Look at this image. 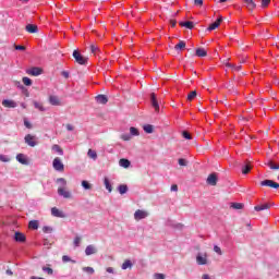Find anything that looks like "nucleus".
Returning <instances> with one entry per match:
<instances>
[{"label":"nucleus","mask_w":279,"mask_h":279,"mask_svg":"<svg viewBox=\"0 0 279 279\" xmlns=\"http://www.w3.org/2000/svg\"><path fill=\"white\" fill-rule=\"evenodd\" d=\"M49 104L51 106H60V98L58 96H49Z\"/></svg>","instance_id":"4be33fe9"},{"label":"nucleus","mask_w":279,"mask_h":279,"mask_svg":"<svg viewBox=\"0 0 279 279\" xmlns=\"http://www.w3.org/2000/svg\"><path fill=\"white\" fill-rule=\"evenodd\" d=\"M150 101H151L153 108H155V110L157 112H160V106L158 105V100L156 99V94L155 93L150 94Z\"/></svg>","instance_id":"9d476101"},{"label":"nucleus","mask_w":279,"mask_h":279,"mask_svg":"<svg viewBox=\"0 0 279 279\" xmlns=\"http://www.w3.org/2000/svg\"><path fill=\"white\" fill-rule=\"evenodd\" d=\"M62 260H63V263H73L74 265L76 263L74 259H71V257H69V255H63Z\"/></svg>","instance_id":"c03bdc74"},{"label":"nucleus","mask_w":279,"mask_h":279,"mask_svg":"<svg viewBox=\"0 0 279 279\" xmlns=\"http://www.w3.org/2000/svg\"><path fill=\"white\" fill-rule=\"evenodd\" d=\"M33 106L38 110L39 112H45L47 108H45V104L38 101V100H33Z\"/></svg>","instance_id":"4468645a"},{"label":"nucleus","mask_w":279,"mask_h":279,"mask_svg":"<svg viewBox=\"0 0 279 279\" xmlns=\"http://www.w3.org/2000/svg\"><path fill=\"white\" fill-rule=\"evenodd\" d=\"M182 136H183V138H185L186 141H191V138H193V137L191 136V133H189V132H186V131H183Z\"/></svg>","instance_id":"49530a36"},{"label":"nucleus","mask_w":279,"mask_h":279,"mask_svg":"<svg viewBox=\"0 0 279 279\" xmlns=\"http://www.w3.org/2000/svg\"><path fill=\"white\" fill-rule=\"evenodd\" d=\"M61 75H63V77H65V80H69V72L63 71V72L61 73Z\"/></svg>","instance_id":"0e129e2a"},{"label":"nucleus","mask_w":279,"mask_h":279,"mask_svg":"<svg viewBox=\"0 0 279 279\" xmlns=\"http://www.w3.org/2000/svg\"><path fill=\"white\" fill-rule=\"evenodd\" d=\"M146 217H149V213H147V211H145V210L137 209V210L134 213V219H135V221H141V219H146Z\"/></svg>","instance_id":"7ed1b4c3"},{"label":"nucleus","mask_w":279,"mask_h":279,"mask_svg":"<svg viewBox=\"0 0 279 279\" xmlns=\"http://www.w3.org/2000/svg\"><path fill=\"white\" fill-rule=\"evenodd\" d=\"M65 128L69 132H73V130H74L73 125H71V124H66Z\"/></svg>","instance_id":"e2e57ef3"},{"label":"nucleus","mask_w":279,"mask_h":279,"mask_svg":"<svg viewBox=\"0 0 279 279\" xmlns=\"http://www.w3.org/2000/svg\"><path fill=\"white\" fill-rule=\"evenodd\" d=\"M28 228H31V230H38V220H31Z\"/></svg>","instance_id":"473e14b6"},{"label":"nucleus","mask_w":279,"mask_h":279,"mask_svg":"<svg viewBox=\"0 0 279 279\" xmlns=\"http://www.w3.org/2000/svg\"><path fill=\"white\" fill-rule=\"evenodd\" d=\"M72 56L77 64H86L88 62V58L82 56L77 50H74Z\"/></svg>","instance_id":"f257e3e1"},{"label":"nucleus","mask_w":279,"mask_h":279,"mask_svg":"<svg viewBox=\"0 0 279 279\" xmlns=\"http://www.w3.org/2000/svg\"><path fill=\"white\" fill-rule=\"evenodd\" d=\"M130 134L131 136H138V129L134 128V126H131L130 128Z\"/></svg>","instance_id":"37998d69"},{"label":"nucleus","mask_w":279,"mask_h":279,"mask_svg":"<svg viewBox=\"0 0 279 279\" xmlns=\"http://www.w3.org/2000/svg\"><path fill=\"white\" fill-rule=\"evenodd\" d=\"M17 162H21V165H27V159H25V156L23 154H19L16 156Z\"/></svg>","instance_id":"7c9ffc66"},{"label":"nucleus","mask_w":279,"mask_h":279,"mask_svg":"<svg viewBox=\"0 0 279 279\" xmlns=\"http://www.w3.org/2000/svg\"><path fill=\"white\" fill-rule=\"evenodd\" d=\"M252 171V165H250V162H246L243 167H242V173L244 175H247V173Z\"/></svg>","instance_id":"cd10ccee"},{"label":"nucleus","mask_w":279,"mask_h":279,"mask_svg":"<svg viewBox=\"0 0 279 279\" xmlns=\"http://www.w3.org/2000/svg\"><path fill=\"white\" fill-rule=\"evenodd\" d=\"M27 75L38 76L43 74V69L40 68H32L26 71Z\"/></svg>","instance_id":"6e6552de"},{"label":"nucleus","mask_w":279,"mask_h":279,"mask_svg":"<svg viewBox=\"0 0 279 279\" xmlns=\"http://www.w3.org/2000/svg\"><path fill=\"white\" fill-rule=\"evenodd\" d=\"M194 5L202 8V5H204V0H194Z\"/></svg>","instance_id":"603ef678"},{"label":"nucleus","mask_w":279,"mask_h":279,"mask_svg":"<svg viewBox=\"0 0 279 279\" xmlns=\"http://www.w3.org/2000/svg\"><path fill=\"white\" fill-rule=\"evenodd\" d=\"M7 276H14V272L11 269H7Z\"/></svg>","instance_id":"338daca9"},{"label":"nucleus","mask_w":279,"mask_h":279,"mask_svg":"<svg viewBox=\"0 0 279 279\" xmlns=\"http://www.w3.org/2000/svg\"><path fill=\"white\" fill-rule=\"evenodd\" d=\"M89 49H90V51H92V53H93L94 56H97V53H99V47H98L97 45H95V44H92V45L89 46Z\"/></svg>","instance_id":"f704fd0d"},{"label":"nucleus","mask_w":279,"mask_h":279,"mask_svg":"<svg viewBox=\"0 0 279 279\" xmlns=\"http://www.w3.org/2000/svg\"><path fill=\"white\" fill-rule=\"evenodd\" d=\"M223 21V17H219L216 22L211 23L209 26H208V32H213L215 29H217V27H219L221 25V22Z\"/></svg>","instance_id":"ddd939ff"},{"label":"nucleus","mask_w":279,"mask_h":279,"mask_svg":"<svg viewBox=\"0 0 279 279\" xmlns=\"http://www.w3.org/2000/svg\"><path fill=\"white\" fill-rule=\"evenodd\" d=\"M80 243H82V238L76 236V238L74 239V245H75V247H80Z\"/></svg>","instance_id":"de8ad7c7"},{"label":"nucleus","mask_w":279,"mask_h":279,"mask_svg":"<svg viewBox=\"0 0 279 279\" xmlns=\"http://www.w3.org/2000/svg\"><path fill=\"white\" fill-rule=\"evenodd\" d=\"M245 205H243L242 203H233L231 205V208H234V210H243Z\"/></svg>","instance_id":"c9c22d12"},{"label":"nucleus","mask_w":279,"mask_h":279,"mask_svg":"<svg viewBox=\"0 0 279 279\" xmlns=\"http://www.w3.org/2000/svg\"><path fill=\"white\" fill-rule=\"evenodd\" d=\"M96 101H97V104L106 105V104H108V97H106V95H98L96 97Z\"/></svg>","instance_id":"b1692460"},{"label":"nucleus","mask_w":279,"mask_h":279,"mask_svg":"<svg viewBox=\"0 0 279 279\" xmlns=\"http://www.w3.org/2000/svg\"><path fill=\"white\" fill-rule=\"evenodd\" d=\"M87 156H88V158H92V160H97V151H95L93 149H88Z\"/></svg>","instance_id":"72a5a7b5"},{"label":"nucleus","mask_w":279,"mask_h":279,"mask_svg":"<svg viewBox=\"0 0 279 279\" xmlns=\"http://www.w3.org/2000/svg\"><path fill=\"white\" fill-rule=\"evenodd\" d=\"M119 165L120 167H123V169H130L131 162L128 159L122 158L119 160Z\"/></svg>","instance_id":"393cba45"},{"label":"nucleus","mask_w":279,"mask_h":279,"mask_svg":"<svg viewBox=\"0 0 279 279\" xmlns=\"http://www.w3.org/2000/svg\"><path fill=\"white\" fill-rule=\"evenodd\" d=\"M25 31L28 34H38V25L35 24H27L25 27Z\"/></svg>","instance_id":"f8f14e48"},{"label":"nucleus","mask_w":279,"mask_h":279,"mask_svg":"<svg viewBox=\"0 0 279 279\" xmlns=\"http://www.w3.org/2000/svg\"><path fill=\"white\" fill-rule=\"evenodd\" d=\"M52 150L57 151L59 156H64V150L58 144L52 145Z\"/></svg>","instance_id":"bb28decb"},{"label":"nucleus","mask_w":279,"mask_h":279,"mask_svg":"<svg viewBox=\"0 0 279 279\" xmlns=\"http://www.w3.org/2000/svg\"><path fill=\"white\" fill-rule=\"evenodd\" d=\"M82 186L85 189V191H90V189H93V185L89 184L88 181H82Z\"/></svg>","instance_id":"58836bf2"},{"label":"nucleus","mask_w":279,"mask_h":279,"mask_svg":"<svg viewBox=\"0 0 279 279\" xmlns=\"http://www.w3.org/2000/svg\"><path fill=\"white\" fill-rule=\"evenodd\" d=\"M51 215H52V217H58L59 219H64L66 217L64 211L58 209V207L51 208Z\"/></svg>","instance_id":"39448f33"},{"label":"nucleus","mask_w":279,"mask_h":279,"mask_svg":"<svg viewBox=\"0 0 279 279\" xmlns=\"http://www.w3.org/2000/svg\"><path fill=\"white\" fill-rule=\"evenodd\" d=\"M43 271H46L48 276H53V269L49 267H43Z\"/></svg>","instance_id":"a18cd8bd"},{"label":"nucleus","mask_w":279,"mask_h":279,"mask_svg":"<svg viewBox=\"0 0 279 279\" xmlns=\"http://www.w3.org/2000/svg\"><path fill=\"white\" fill-rule=\"evenodd\" d=\"M2 106L4 108H16V101L10 100V99H4V100H2Z\"/></svg>","instance_id":"dca6fc26"},{"label":"nucleus","mask_w":279,"mask_h":279,"mask_svg":"<svg viewBox=\"0 0 279 279\" xmlns=\"http://www.w3.org/2000/svg\"><path fill=\"white\" fill-rule=\"evenodd\" d=\"M118 191H119L120 195H125V193H128V185H125V184L119 185Z\"/></svg>","instance_id":"2f4dec72"},{"label":"nucleus","mask_w":279,"mask_h":279,"mask_svg":"<svg viewBox=\"0 0 279 279\" xmlns=\"http://www.w3.org/2000/svg\"><path fill=\"white\" fill-rule=\"evenodd\" d=\"M144 132H146V134H154V125L151 124H146L143 126Z\"/></svg>","instance_id":"c85d7f7f"},{"label":"nucleus","mask_w":279,"mask_h":279,"mask_svg":"<svg viewBox=\"0 0 279 279\" xmlns=\"http://www.w3.org/2000/svg\"><path fill=\"white\" fill-rule=\"evenodd\" d=\"M197 97V92L193 90L187 95V101H193Z\"/></svg>","instance_id":"ea45409f"},{"label":"nucleus","mask_w":279,"mask_h":279,"mask_svg":"<svg viewBox=\"0 0 279 279\" xmlns=\"http://www.w3.org/2000/svg\"><path fill=\"white\" fill-rule=\"evenodd\" d=\"M57 184H60L59 187L63 189V186H66V179L64 178L57 179Z\"/></svg>","instance_id":"4c0bfd02"},{"label":"nucleus","mask_w":279,"mask_h":279,"mask_svg":"<svg viewBox=\"0 0 279 279\" xmlns=\"http://www.w3.org/2000/svg\"><path fill=\"white\" fill-rule=\"evenodd\" d=\"M175 51H184L186 49V41L180 40L175 46H174Z\"/></svg>","instance_id":"a211bd4d"},{"label":"nucleus","mask_w":279,"mask_h":279,"mask_svg":"<svg viewBox=\"0 0 279 279\" xmlns=\"http://www.w3.org/2000/svg\"><path fill=\"white\" fill-rule=\"evenodd\" d=\"M196 56L197 58H206V56H208V51H206L204 48H197Z\"/></svg>","instance_id":"412c9836"},{"label":"nucleus","mask_w":279,"mask_h":279,"mask_svg":"<svg viewBox=\"0 0 279 279\" xmlns=\"http://www.w3.org/2000/svg\"><path fill=\"white\" fill-rule=\"evenodd\" d=\"M269 208H271V205L266 203V204L255 206L254 210H256L257 213H260V210H269Z\"/></svg>","instance_id":"f3484780"},{"label":"nucleus","mask_w":279,"mask_h":279,"mask_svg":"<svg viewBox=\"0 0 279 279\" xmlns=\"http://www.w3.org/2000/svg\"><path fill=\"white\" fill-rule=\"evenodd\" d=\"M22 82H23L24 86H32V78H29L27 76H24L22 78Z\"/></svg>","instance_id":"a19ab883"},{"label":"nucleus","mask_w":279,"mask_h":279,"mask_svg":"<svg viewBox=\"0 0 279 279\" xmlns=\"http://www.w3.org/2000/svg\"><path fill=\"white\" fill-rule=\"evenodd\" d=\"M177 21L175 20H170V25H171V27H175V25H177Z\"/></svg>","instance_id":"69168bd1"},{"label":"nucleus","mask_w":279,"mask_h":279,"mask_svg":"<svg viewBox=\"0 0 279 279\" xmlns=\"http://www.w3.org/2000/svg\"><path fill=\"white\" fill-rule=\"evenodd\" d=\"M52 167H53L54 171H59L61 173H62V171H64V163H62V160L59 157L53 159Z\"/></svg>","instance_id":"f03ea898"},{"label":"nucleus","mask_w":279,"mask_h":279,"mask_svg":"<svg viewBox=\"0 0 279 279\" xmlns=\"http://www.w3.org/2000/svg\"><path fill=\"white\" fill-rule=\"evenodd\" d=\"M171 191L178 193V184L171 185Z\"/></svg>","instance_id":"680f3d73"},{"label":"nucleus","mask_w":279,"mask_h":279,"mask_svg":"<svg viewBox=\"0 0 279 279\" xmlns=\"http://www.w3.org/2000/svg\"><path fill=\"white\" fill-rule=\"evenodd\" d=\"M0 160L1 162H9V159L3 155H0Z\"/></svg>","instance_id":"bf43d9fd"},{"label":"nucleus","mask_w":279,"mask_h":279,"mask_svg":"<svg viewBox=\"0 0 279 279\" xmlns=\"http://www.w3.org/2000/svg\"><path fill=\"white\" fill-rule=\"evenodd\" d=\"M34 135L32 134H27L25 137H24V141L26 143V145H29V147H36V141H34Z\"/></svg>","instance_id":"1a4fd4ad"},{"label":"nucleus","mask_w":279,"mask_h":279,"mask_svg":"<svg viewBox=\"0 0 279 279\" xmlns=\"http://www.w3.org/2000/svg\"><path fill=\"white\" fill-rule=\"evenodd\" d=\"M271 3V0H262V8H267Z\"/></svg>","instance_id":"3c124183"},{"label":"nucleus","mask_w":279,"mask_h":279,"mask_svg":"<svg viewBox=\"0 0 279 279\" xmlns=\"http://www.w3.org/2000/svg\"><path fill=\"white\" fill-rule=\"evenodd\" d=\"M121 138H122V141H131L132 140V135H130V134H122Z\"/></svg>","instance_id":"09e8293b"},{"label":"nucleus","mask_w":279,"mask_h":279,"mask_svg":"<svg viewBox=\"0 0 279 279\" xmlns=\"http://www.w3.org/2000/svg\"><path fill=\"white\" fill-rule=\"evenodd\" d=\"M243 2L246 4L247 10H251V12L256 8V2H254V0H243Z\"/></svg>","instance_id":"aec40b11"},{"label":"nucleus","mask_w":279,"mask_h":279,"mask_svg":"<svg viewBox=\"0 0 279 279\" xmlns=\"http://www.w3.org/2000/svg\"><path fill=\"white\" fill-rule=\"evenodd\" d=\"M122 269H132V262L130 259L124 260Z\"/></svg>","instance_id":"e433bc0d"},{"label":"nucleus","mask_w":279,"mask_h":279,"mask_svg":"<svg viewBox=\"0 0 279 279\" xmlns=\"http://www.w3.org/2000/svg\"><path fill=\"white\" fill-rule=\"evenodd\" d=\"M17 51H25V46H15Z\"/></svg>","instance_id":"052dcab7"},{"label":"nucleus","mask_w":279,"mask_h":279,"mask_svg":"<svg viewBox=\"0 0 279 279\" xmlns=\"http://www.w3.org/2000/svg\"><path fill=\"white\" fill-rule=\"evenodd\" d=\"M203 279H210V276H208V275H203Z\"/></svg>","instance_id":"774afa93"},{"label":"nucleus","mask_w":279,"mask_h":279,"mask_svg":"<svg viewBox=\"0 0 279 279\" xmlns=\"http://www.w3.org/2000/svg\"><path fill=\"white\" fill-rule=\"evenodd\" d=\"M86 256H93V254H97V247L95 245H87L85 248Z\"/></svg>","instance_id":"2eb2a0df"},{"label":"nucleus","mask_w":279,"mask_h":279,"mask_svg":"<svg viewBox=\"0 0 279 279\" xmlns=\"http://www.w3.org/2000/svg\"><path fill=\"white\" fill-rule=\"evenodd\" d=\"M58 195L64 197V199H71V192L64 190V187H58Z\"/></svg>","instance_id":"423d86ee"},{"label":"nucleus","mask_w":279,"mask_h":279,"mask_svg":"<svg viewBox=\"0 0 279 279\" xmlns=\"http://www.w3.org/2000/svg\"><path fill=\"white\" fill-rule=\"evenodd\" d=\"M14 241H16V243H25L27 238L22 232L16 231L14 234Z\"/></svg>","instance_id":"0eeeda50"},{"label":"nucleus","mask_w":279,"mask_h":279,"mask_svg":"<svg viewBox=\"0 0 279 279\" xmlns=\"http://www.w3.org/2000/svg\"><path fill=\"white\" fill-rule=\"evenodd\" d=\"M217 173H211L207 178V184L210 186H217Z\"/></svg>","instance_id":"9b49d317"},{"label":"nucleus","mask_w":279,"mask_h":279,"mask_svg":"<svg viewBox=\"0 0 279 279\" xmlns=\"http://www.w3.org/2000/svg\"><path fill=\"white\" fill-rule=\"evenodd\" d=\"M228 60H230V59L225 60V61H223V64H225V66H227L228 69H232V66H234V64L228 62Z\"/></svg>","instance_id":"864d4df0"},{"label":"nucleus","mask_w":279,"mask_h":279,"mask_svg":"<svg viewBox=\"0 0 279 279\" xmlns=\"http://www.w3.org/2000/svg\"><path fill=\"white\" fill-rule=\"evenodd\" d=\"M214 252H216V254H219V256H221V254H223V253L221 252V247H219L218 245H215V246H214Z\"/></svg>","instance_id":"8fccbe9b"},{"label":"nucleus","mask_w":279,"mask_h":279,"mask_svg":"<svg viewBox=\"0 0 279 279\" xmlns=\"http://www.w3.org/2000/svg\"><path fill=\"white\" fill-rule=\"evenodd\" d=\"M260 186H269V189H279V183L274 180H264L260 182Z\"/></svg>","instance_id":"20e7f679"},{"label":"nucleus","mask_w":279,"mask_h":279,"mask_svg":"<svg viewBox=\"0 0 279 279\" xmlns=\"http://www.w3.org/2000/svg\"><path fill=\"white\" fill-rule=\"evenodd\" d=\"M266 165L272 171H278V169H279V162L276 163V162H274V160H269Z\"/></svg>","instance_id":"5701e85b"},{"label":"nucleus","mask_w":279,"mask_h":279,"mask_svg":"<svg viewBox=\"0 0 279 279\" xmlns=\"http://www.w3.org/2000/svg\"><path fill=\"white\" fill-rule=\"evenodd\" d=\"M179 25L181 27H186V29H193V27H195V25L193 24V22L187 21V22H180Z\"/></svg>","instance_id":"a878e982"},{"label":"nucleus","mask_w":279,"mask_h":279,"mask_svg":"<svg viewBox=\"0 0 279 279\" xmlns=\"http://www.w3.org/2000/svg\"><path fill=\"white\" fill-rule=\"evenodd\" d=\"M24 125L25 128H27L28 130H32V124L29 121H27V119L24 120Z\"/></svg>","instance_id":"4d7b16f0"},{"label":"nucleus","mask_w":279,"mask_h":279,"mask_svg":"<svg viewBox=\"0 0 279 279\" xmlns=\"http://www.w3.org/2000/svg\"><path fill=\"white\" fill-rule=\"evenodd\" d=\"M83 271H85L86 274H89L90 276H93V274H95V269L93 267H83Z\"/></svg>","instance_id":"79ce46f5"},{"label":"nucleus","mask_w":279,"mask_h":279,"mask_svg":"<svg viewBox=\"0 0 279 279\" xmlns=\"http://www.w3.org/2000/svg\"><path fill=\"white\" fill-rule=\"evenodd\" d=\"M196 263L197 265H206L208 263V259L206 258V255L202 256V254H198L196 256Z\"/></svg>","instance_id":"6ab92c4d"},{"label":"nucleus","mask_w":279,"mask_h":279,"mask_svg":"<svg viewBox=\"0 0 279 279\" xmlns=\"http://www.w3.org/2000/svg\"><path fill=\"white\" fill-rule=\"evenodd\" d=\"M104 184L109 193H112V185L110 184V180L108 178L104 179Z\"/></svg>","instance_id":"c756f323"},{"label":"nucleus","mask_w":279,"mask_h":279,"mask_svg":"<svg viewBox=\"0 0 279 279\" xmlns=\"http://www.w3.org/2000/svg\"><path fill=\"white\" fill-rule=\"evenodd\" d=\"M179 165H180V167H186V161H185V159L180 158V159H179Z\"/></svg>","instance_id":"5fc2aeb1"},{"label":"nucleus","mask_w":279,"mask_h":279,"mask_svg":"<svg viewBox=\"0 0 279 279\" xmlns=\"http://www.w3.org/2000/svg\"><path fill=\"white\" fill-rule=\"evenodd\" d=\"M241 69H242L241 65H234V64H233V66H231V70H232V71H235V72L241 71Z\"/></svg>","instance_id":"6e6d98bb"},{"label":"nucleus","mask_w":279,"mask_h":279,"mask_svg":"<svg viewBox=\"0 0 279 279\" xmlns=\"http://www.w3.org/2000/svg\"><path fill=\"white\" fill-rule=\"evenodd\" d=\"M155 279H165V274H155Z\"/></svg>","instance_id":"13d9d810"}]
</instances>
